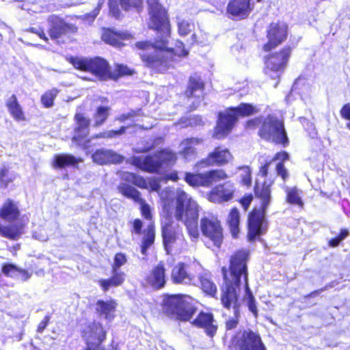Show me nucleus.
Returning a JSON list of instances; mask_svg holds the SVG:
<instances>
[{
    "label": "nucleus",
    "mask_w": 350,
    "mask_h": 350,
    "mask_svg": "<svg viewBox=\"0 0 350 350\" xmlns=\"http://www.w3.org/2000/svg\"><path fill=\"white\" fill-rule=\"evenodd\" d=\"M150 15L151 28L157 31L154 43L138 42L136 47L142 50L140 56L146 65L157 72H163L168 69L178 57L186 56L188 51L180 41H177L175 48L167 47L170 36V25L166 12L159 0H148Z\"/></svg>",
    "instance_id": "f257e3e1"
},
{
    "label": "nucleus",
    "mask_w": 350,
    "mask_h": 350,
    "mask_svg": "<svg viewBox=\"0 0 350 350\" xmlns=\"http://www.w3.org/2000/svg\"><path fill=\"white\" fill-rule=\"evenodd\" d=\"M247 252L240 250L230 258L229 269L223 267L224 283L221 286V301L228 309L232 308L236 316L240 315L241 301L239 293L242 280L244 284L245 294L243 301L249 310L255 317H258V308L256 299L249 286L248 272L247 267Z\"/></svg>",
    "instance_id": "f03ea898"
},
{
    "label": "nucleus",
    "mask_w": 350,
    "mask_h": 350,
    "mask_svg": "<svg viewBox=\"0 0 350 350\" xmlns=\"http://www.w3.org/2000/svg\"><path fill=\"white\" fill-rule=\"evenodd\" d=\"M247 252L240 250L230 258L229 269L223 267L224 283L221 286V301L228 309L232 308L236 316L240 315L241 301L239 293L242 280L244 284L245 294L243 301L249 310L255 317H258V308L256 299L249 286L248 272L247 267Z\"/></svg>",
    "instance_id": "7ed1b4c3"
},
{
    "label": "nucleus",
    "mask_w": 350,
    "mask_h": 350,
    "mask_svg": "<svg viewBox=\"0 0 350 350\" xmlns=\"http://www.w3.org/2000/svg\"><path fill=\"white\" fill-rule=\"evenodd\" d=\"M255 195L260 200L261 207L254 208L248 216V239L255 241L258 237L264 234L267 230L265 215L271 202L270 186L264 183L261 187L256 185L254 188Z\"/></svg>",
    "instance_id": "20e7f679"
},
{
    "label": "nucleus",
    "mask_w": 350,
    "mask_h": 350,
    "mask_svg": "<svg viewBox=\"0 0 350 350\" xmlns=\"http://www.w3.org/2000/svg\"><path fill=\"white\" fill-rule=\"evenodd\" d=\"M174 217L176 220L185 224L191 237L195 239L198 238V205L187 193L180 189L176 191Z\"/></svg>",
    "instance_id": "39448f33"
},
{
    "label": "nucleus",
    "mask_w": 350,
    "mask_h": 350,
    "mask_svg": "<svg viewBox=\"0 0 350 350\" xmlns=\"http://www.w3.org/2000/svg\"><path fill=\"white\" fill-rule=\"evenodd\" d=\"M247 127L254 129L260 125L258 135L267 141L286 146L288 144V139L284 123L273 115H269L262 120L260 118L250 120L247 122Z\"/></svg>",
    "instance_id": "423d86ee"
},
{
    "label": "nucleus",
    "mask_w": 350,
    "mask_h": 350,
    "mask_svg": "<svg viewBox=\"0 0 350 350\" xmlns=\"http://www.w3.org/2000/svg\"><path fill=\"white\" fill-rule=\"evenodd\" d=\"M255 108L250 104L241 103L237 107H230L224 113H219L214 136L217 139L225 137L231 131L239 116H250Z\"/></svg>",
    "instance_id": "0eeeda50"
},
{
    "label": "nucleus",
    "mask_w": 350,
    "mask_h": 350,
    "mask_svg": "<svg viewBox=\"0 0 350 350\" xmlns=\"http://www.w3.org/2000/svg\"><path fill=\"white\" fill-rule=\"evenodd\" d=\"M191 297L184 295H172L163 301L165 312L180 321H189L196 309L191 304Z\"/></svg>",
    "instance_id": "6e6552de"
},
{
    "label": "nucleus",
    "mask_w": 350,
    "mask_h": 350,
    "mask_svg": "<svg viewBox=\"0 0 350 350\" xmlns=\"http://www.w3.org/2000/svg\"><path fill=\"white\" fill-rule=\"evenodd\" d=\"M176 155L171 151L162 150L146 157H134L133 163L137 167L148 172H159L176 160Z\"/></svg>",
    "instance_id": "1a4fd4ad"
},
{
    "label": "nucleus",
    "mask_w": 350,
    "mask_h": 350,
    "mask_svg": "<svg viewBox=\"0 0 350 350\" xmlns=\"http://www.w3.org/2000/svg\"><path fill=\"white\" fill-rule=\"evenodd\" d=\"M70 62L79 70L92 73L100 79L113 78L108 62L100 57L94 58L73 57Z\"/></svg>",
    "instance_id": "9d476101"
},
{
    "label": "nucleus",
    "mask_w": 350,
    "mask_h": 350,
    "mask_svg": "<svg viewBox=\"0 0 350 350\" xmlns=\"http://www.w3.org/2000/svg\"><path fill=\"white\" fill-rule=\"evenodd\" d=\"M291 53L289 47L283 49L280 53L270 55L265 61V74L271 79H279L284 72Z\"/></svg>",
    "instance_id": "9b49d317"
},
{
    "label": "nucleus",
    "mask_w": 350,
    "mask_h": 350,
    "mask_svg": "<svg viewBox=\"0 0 350 350\" xmlns=\"http://www.w3.org/2000/svg\"><path fill=\"white\" fill-rule=\"evenodd\" d=\"M228 178L222 170H211L206 173H186L185 180L191 186L209 187L217 182Z\"/></svg>",
    "instance_id": "f8f14e48"
},
{
    "label": "nucleus",
    "mask_w": 350,
    "mask_h": 350,
    "mask_svg": "<svg viewBox=\"0 0 350 350\" xmlns=\"http://www.w3.org/2000/svg\"><path fill=\"white\" fill-rule=\"evenodd\" d=\"M49 34L52 40H56L57 43L64 42V38L69 34L75 33L77 27L72 24L67 23L59 17L52 15L48 18Z\"/></svg>",
    "instance_id": "ddd939ff"
},
{
    "label": "nucleus",
    "mask_w": 350,
    "mask_h": 350,
    "mask_svg": "<svg viewBox=\"0 0 350 350\" xmlns=\"http://www.w3.org/2000/svg\"><path fill=\"white\" fill-rule=\"evenodd\" d=\"M200 229L205 237L211 240L214 245L219 247L223 241V230L218 219L213 216L204 217L200 220Z\"/></svg>",
    "instance_id": "4468645a"
},
{
    "label": "nucleus",
    "mask_w": 350,
    "mask_h": 350,
    "mask_svg": "<svg viewBox=\"0 0 350 350\" xmlns=\"http://www.w3.org/2000/svg\"><path fill=\"white\" fill-rule=\"evenodd\" d=\"M75 120L76 122V126L74 129V135L72 140L79 146L85 148L89 142L86 138L90 132V121L81 113H76Z\"/></svg>",
    "instance_id": "2eb2a0df"
},
{
    "label": "nucleus",
    "mask_w": 350,
    "mask_h": 350,
    "mask_svg": "<svg viewBox=\"0 0 350 350\" xmlns=\"http://www.w3.org/2000/svg\"><path fill=\"white\" fill-rule=\"evenodd\" d=\"M106 332L99 323H91L84 331L83 336L85 338L86 350H97L98 346L105 339Z\"/></svg>",
    "instance_id": "dca6fc26"
},
{
    "label": "nucleus",
    "mask_w": 350,
    "mask_h": 350,
    "mask_svg": "<svg viewBox=\"0 0 350 350\" xmlns=\"http://www.w3.org/2000/svg\"><path fill=\"white\" fill-rule=\"evenodd\" d=\"M287 37V26L284 23H271L267 31L268 42L264 45V50L270 51L282 43Z\"/></svg>",
    "instance_id": "f3484780"
},
{
    "label": "nucleus",
    "mask_w": 350,
    "mask_h": 350,
    "mask_svg": "<svg viewBox=\"0 0 350 350\" xmlns=\"http://www.w3.org/2000/svg\"><path fill=\"white\" fill-rule=\"evenodd\" d=\"M232 159V155L227 148L217 147L210 152L206 159L201 160L198 166L204 167L211 165L221 166Z\"/></svg>",
    "instance_id": "a211bd4d"
},
{
    "label": "nucleus",
    "mask_w": 350,
    "mask_h": 350,
    "mask_svg": "<svg viewBox=\"0 0 350 350\" xmlns=\"http://www.w3.org/2000/svg\"><path fill=\"white\" fill-rule=\"evenodd\" d=\"M143 0H109V13L116 18H119L122 15L120 6L125 11L134 10L139 12Z\"/></svg>",
    "instance_id": "6ab92c4d"
},
{
    "label": "nucleus",
    "mask_w": 350,
    "mask_h": 350,
    "mask_svg": "<svg viewBox=\"0 0 350 350\" xmlns=\"http://www.w3.org/2000/svg\"><path fill=\"white\" fill-rule=\"evenodd\" d=\"M252 0H230L227 6V13L232 18H247L253 9Z\"/></svg>",
    "instance_id": "aec40b11"
},
{
    "label": "nucleus",
    "mask_w": 350,
    "mask_h": 350,
    "mask_svg": "<svg viewBox=\"0 0 350 350\" xmlns=\"http://www.w3.org/2000/svg\"><path fill=\"white\" fill-rule=\"evenodd\" d=\"M241 350H266L259 334L251 331L245 330L239 340Z\"/></svg>",
    "instance_id": "412c9836"
},
{
    "label": "nucleus",
    "mask_w": 350,
    "mask_h": 350,
    "mask_svg": "<svg viewBox=\"0 0 350 350\" xmlns=\"http://www.w3.org/2000/svg\"><path fill=\"white\" fill-rule=\"evenodd\" d=\"M192 324L204 329L206 335L213 338L217 330V325L211 313L200 312L193 320Z\"/></svg>",
    "instance_id": "4be33fe9"
},
{
    "label": "nucleus",
    "mask_w": 350,
    "mask_h": 350,
    "mask_svg": "<svg viewBox=\"0 0 350 350\" xmlns=\"http://www.w3.org/2000/svg\"><path fill=\"white\" fill-rule=\"evenodd\" d=\"M171 280L175 284L187 285L192 283L194 275L187 271V265L185 263L179 262L172 267Z\"/></svg>",
    "instance_id": "5701e85b"
},
{
    "label": "nucleus",
    "mask_w": 350,
    "mask_h": 350,
    "mask_svg": "<svg viewBox=\"0 0 350 350\" xmlns=\"http://www.w3.org/2000/svg\"><path fill=\"white\" fill-rule=\"evenodd\" d=\"M93 161L99 165L108 163H120L123 161V157L112 150L100 148L92 155Z\"/></svg>",
    "instance_id": "b1692460"
},
{
    "label": "nucleus",
    "mask_w": 350,
    "mask_h": 350,
    "mask_svg": "<svg viewBox=\"0 0 350 350\" xmlns=\"http://www.w3.org/2000/svg\"><path fill=\"white\" fill-rule=\"evenodd\" d=\"M234 191V186L230 182L215 187L210 194V199L215 202L221 203L231 200Z\"/></svg>",
    "instance_id": "393cba45"
},
{
    "label": "nucleus",
    "mask_w": 350,
    "mask_h": 350,
    "mask_svg": "<svg viewBox=\"0 0 350 350\" xmlns=\"http://www.w3.org/2000/svg\"><path fill=\"white\" fill-rule=\"evenodd\" d=\"M20 215L18 203L10 198L5 201L0 208V218L8 222L18 219Z\"/></svg>",
    "instance_id": "a878e982"
},
{
    "label": "nucleus",
    "mask_w": 350,
    "mask_h": 350,
    "mask_svg": "<svg viewBox=\"0 0 350 350\" xmlns=\"http://www.w3.org/2000/svg\"><path fill=\"white\" fill-rule=\"evenodd\" d=\"M165 267L163 263H159L147 277V282L154 288L159 289L165 284Z\"/></svg>",
    "instance_id": "bb28decb"
},
{
    "label": "nucleus",
    "mask_w": 350,
    "mask_h": 350,
    "mask_svg": "<svg viewBox=\"0 0 350 350\" xmlns=\"http://www.w3.org/2000/svg\"><path fill=\"white\" fill-rule=\"evenodd\" d=\"M116 304L113 300H98L96 304V310L100 317H104L108 321L113 319Z\"/></svg>",
    "instance_id": "cd10ccee"
},
{
    "label": "nucleus",
    "mask_w": 350,
    "mask_h": 350,
    "mask_svg": "<svg viewBox=\"0 0 350 350\" xmlns=\"http://www.w3.org/2000/svg\"><path fill=\"white\" fill-rule=\"evenodd\" d=\"M204 89V83L201 79L197 76L191 77L187 90L185 91V95L188 97H198L200 101V95Z\"/></svg>",
    "instance_id": "c85d7f7f"
},
{
    "label": "nucleus",
    "mask_w": 350,
    "mask_h": 350,
    "mask_svg": "<svg viewBox=\"0 0 350 350\" xmlns=\"http://www.w3.org/2000/svg\"><path fill=\"white\" fill-rule=\"evenodd\" d=\"M200 143V139L198 138H187L184 139L180 144L181 154L186 160H191L196 156L195 146Z\"/></svg>",
    "instance_id": "c756f323"
},
{
    "label": "nucleus",
    "mask_w": 350,
    "mask_h": 350,
    "mask_svg": "<svg viewBox=\"0 0 350 350\" xmlns=\"http://www.w3.org/2000/svg\"><path fill=\"white\" fill-rule=\"evenodd\" d=\"M112 276L107 280H100L99 284L104 291H107L111 287L121 285L124 280L125 274L120 271L111 270Z\"/></svg>",
    "instance_id": "7c9ffc66"
},
{
    "label": "nucleus",
    "mask_w": 350,
    "mask_h": 350,
    "mask_svg": "<svg viewBox=\"0 0 350 350\" xmlns=\"http://www.w3.org/2000/svg\"><path fill=\"white\" fill-rule=\"evenodd\" d=\"M82 161L81 159L69 154H60L55 156L53 164L55 167L64 168L69 166L76 167Z\"/></svg>",
    "instance_id": "2f4dec72"
},
{
    "label": "nucleus",
    "mask_w": 350,
    "mask_h": 350,
    "mask_svg": "<svg viewBox=\"0 0 350 350\" xmlns=\"http://www.w3.org/2000/svg\"><path fill=\"white\" fill-rule=\"evenodd\" d=\"M23 226L19 224L3 226L0 224V235L10 240H18L23 234Z\"/></svg>",
    "instance_id": "473e14b6"
},
{
    "label": "nucleus",
    "mask_w": 350,
    "mask_h": 350,
    "mask_svg": "<svg viewBox=\"0 0 350 350\" xmlns=\"http://www.w3.org/2000/svg\"><path fill=\"white\" fill-rule=\"evenodd\" d=\"M6 106L12 116L17 121L25 120L22 107L19 105L16 96L12 94L6 101Z\"/></svg>",
    "instance_id": "72a5a7b5"
},
{
    "label": "nucleus",
    "mask_w": 350,
    "mask_h": 350,
    "mask_svg": "<svg viewBox=\"0 0 350 350\" xmlns=\"http://www.w3.org/2000/svg\"><path fill=\"white\" fill-rule=\"evenodd\" d=\"M201 288L206 294L215 297L217 292V286L211 280L209 273H204L199 275Z\"/></svg>",
    "instance_id": "f704fd0d"
},
{
    "label": "nucleus",
    "mask_w": 350,
    "mask_h": 350,
    "mask_svg": "<svg viewBox=\"0 0 350 350\" xmlns=\"http://www.w3.org/2000/svg\"><path fill=\"white\" fill-rule=\"evenodd\" d=\"M118 191L125 197L133 200L136 202L142 203L143 202L140 193L138 190H137L133 186L122 183H121L118 187Z\"/></svg>",
    "instance_id": "c9c22d12"
},
{
    "label": "nucleus",
    "mask_w": 350,
    "mask_h": 350,
    "mask_svg": "<svg viewBox=\"0 0 350 350\" xmlns=\"http://www.w3.org/2000/svg\"><path fill=\"white\" fill-rule=\"evenodd\" d=\"M288 159V154L286 152H278L275 155V157L272 159H271L272 162L275 161H280L276 164L275 170L277 172L278 175L280 176L283 180H286L288 176V172L283 163L284 161Z\"/></svg>",
    "instance_id": "e433bc0d"
},
{
    "label": "nucleus",
    "mask_w": 350,
    "mask_h": 350,
    "mask_svg": "<svg viewBox=\"0 0 350 350\" xmlns=\"http://www.w3.org/2000/svg\"><path fill=\"white\" fill-rule=\"evenodd\" d=\"M162 237L164 247L167 251L168 247L176 241L175 232L169 222H166L162 226Z\"/></svg>",
    "instance_id": "4c0bfd02"
},
{
    "label": "nucleus",
    "mask_w": 350,
    "mask_h": 350,
    "mask_svg": "<svg viewBox=\"0 0 350 350\" xmlns=\"http://www.w3.org/2000/svg\"><path fill=\"white\" fill-rule=\"evenodd\" d=\"M239 211L237 208H232L229 213L228 223L234 237H236L239 232Z\"/></svg>",
    "instance_id": "58836bf2"
},
{
    "label": "nucleus",
    "mask_w": 350,
    "mask_h": 350,
    "mask_svg": "<svg viewBox=\"0 0 350 350\" xmlns=\"http://www.w3.org/2000/svg\"><path fill=\"white\" fill-rule=\"evenodd\" d=\"M15 178L16 174L10 172L5 165H3L0 169V188L6 189Z\"/></svg>",
    "instance_id": "ea45409f"
},
{
    "label": "nucleus",
    "mask_w": 350,
    "mask_h": 350,
    "mask_svg": "<svg viewBox=\"0 0 350 350\" xmlns=\"http://www.w3.org/2000/svg\"><path fill=\"white\" fill-rule=\"evenodd\" d=\"M284 191L286 193V201L288 203L298 205L299 206H303L304 202L297 187L291 188L286 187Z\"/></svg>",
    "instance_id": "a19ab883"
},
{
    "label": "nucleus",
    "mask_w": 350,
    "mask_h": 350,
    "mask_svg": "<svg viewBox=\"0 0 350 350\" xmlns=\"http://www.w3.org/2000/svg\"><path fill=\"white\" fill-rule=\"evenodd\" d=\"M122 178L140 188L145 189L148 187V183L143 177L133 173L126 172L123 174Z\"/></svg>",
    "instance_id": "79ce46f5"
},
{
    "label": "nucleus",
    "mask_w": 350,
    "mask_h": 350,
    "mask_svg": "<svg viewBox=\"0 0 350 350\" xmlns=\"http://www.w3.org/2000/svg\"><path fill=\"white\" fill-rule=\"evenodd\" d=\"M108 107L100 106L96 109V112L94 116V126H100L102 125L109 116Z\"/></svg>",
    "instance_id": "37998d69"
},
{
    "label": "nucleus",
    "mask_w": 350,
    "mask_h": 350,
    "mask_svg": "<svg viewBox=\"0 0 350 350\" xmlns=\"http://www.w3.org/2000/svg\"><path fill=\"white\" fill-rule=\"evenodd\" d=\"M59 90L56 88H53L46 91L41 97V102L42 105L46 107L49 108L53 105V101L55 97L57 96Z\"/></svg>",
    "instance_id": "c03bdc74"
},
{
    "label": "nucleus",
    "mask_w": 350,
    "mask_h": 350,
    "mask_svg": "<svg viewBox=\"0 0 350 350\" xmlns=\"http://www.w3.org/2000/svg\"><path fill=\"white\" fill-rule=\"evenodd\" d=\"M178 32L180 36H186L194 28V25L183 19L178 18Z\"/></svg>",
    "instance_id": "a18cd8bd"
},
{
    "label": "nucleus",
    "mask_w": 350,
    "mask_h": 350,
    "mask_svg": "<svg viewBox=\"0 0 350 350\" xmlns=\"http://www.w3.org/2000/svg\"><path fill=\"white\" fill-rule=\"evenodd\" d=\"M154 241V231L152 225H149L142 239V244L150 247Z\"/></svg>",
    "instance_id": "49530a36"
},
{
    "label": "nucleus",
    "mask_w": 350,
    "mask_h": 350,
    "mask_svg": "<svg viewBox=\"0 0 350 350\" xmlns=\"http://www.w3.org/2000/svg\"><path fill=\"white\" fill-rule=\"evenodd\" d=\"M126 129V126H121L120 129L117 131L111 130L100 133L98 135H96L95 138H114L124 134Z\"/></svg>",
    "instance_id": "de8ad7c7"
},
{
    "label": "nucleus",
    "mask_w": 350,
    "mask_h": 350,
    "mask_svg": "<svg viewBox=\"0 0 350 350\" xmlns=\"http://www.w3.org/2000/svg\"><path fill=\"white\" fill-rule=\"evenodd\" d=\"M241 173L240 174L241 177V182L246 186H250L252 183L251 174L252 171L248 166H241L238 168Z\"/></svg>",
    "instance_id": "09e8293b"
},
{
    "label": "nucleus",
    "mask_w": 350,
    "mask_h": 350,
    "mask_svg": "<svg viewBox=\"0 0 350 350\" xmlns=\"http://www.w3.org/2000/svg\"><path fill=\"white\" fill-rule=\"evenodd\" d=\"M19 270V268L10 263L3 265L2 267V272L3 274L12 278L18 277V273H20Z\"/></svg>",
    "instance_id": "8fccbe9b"
},
{
    "label": "nucleus",
    "mask_w": 350,
    "mask_h": 350,
    "mask_svg": "<svg viewBox=\"0 0 350 350\" xmlns=\"http://www.w3.org/2000/svg\"><path fill=\"white\" fill-rule=\"evenodd\" d=\"M127 262L126 256L123 253H117L113 259V264L112 265V270L119 271L120 267L123 266Z\"/></svg>",
    "instance_id": "3c124183"
},
{
    "label": "nucleus",
    "mask_w": 350,
    "mask_h": 350,
    "mask_svg": "<svg viewBox=\"0 0 350 350\" xmlns=\"http://www.w3.org/2000/svg\"><path fill=\"white\" fill-rule=\"evenodd\" d=\"M142 115V109H137L136 111L135 110H131L127 113H122L120 116H118L116 120L123 122H125L127 120H134V118L137 116H140Z\"/></svg>",
    "instance_id": "603ef678"
},
{
    "label": "nucleus",
    "mask_w": 350,
    "mask_h": 350,
    "mask_svg": "<svg viewBox=\"0 0 350 350\" xmlns=\"http://www.w3.org/2000/svg\"><path fill=\"white\" fill-rule=\"evenodd\" d=\"M103 40L108 44L113 46H119L120 42L116 39V35L111 31H105L102 36Z\"/></svg>",
    "instance_id": "864d4df0"
},
{
    "label": "nucleus",
    "mask_w": 350,
    "mask_h": 350,
    "mask_svg": "<svg viewBox=\"0 0 350 350\" xmlns=\"http://www.w3.org/2000/svg\"><path fill=\"white\" fill-rule=\"evenodd\" d=\"M116 71L118 72V77L123 75H131L133 74L132 70L123 64H118L116 66Z\"/></svg>",
    "instance_id": "5fc2aeb1"
},
{
    "label": "nucleus",
    "mask_w": 350,
    "mask_h": 350,
    "mask_svg": "<svg viewBox=\"0 0 350 350\" xmlns=\"http://www.w3.org/2000/svg\"><path fill=\"white\" fill-rule=\"evenodd\" d=\"M240 315L236 316L234 314V317L229 319L226 323V327L228 330L235 328L238 324L239 317Z\"/></svg>",
    "instance_id": "6e6d98bb"
},
{
    "label": "nucleus",
    "mask_w": 350,
    "mask_h": 350,
    "mask_svg": "<svg viewBox=\"0 0 350 350\" xmlns=\"http://www.w3.org/2000/svg\"><path fill=\"white\" fill-rule=\"evenodd\" d=\"M341 116L350 120V104L345 105L340 110ZM347 127L350 129V122L347 124Z\"/></svg>",
    "instance_id": "4d7b16f0"
},
{
    "label": "nucleus",
    "mask_w": 350,
    "mask_h": 350,
    "mask_svg": "<svg viewBox=\"0 0 350 350\" xmlns=\"http://www.w3.org/2000/svg\"><path fill=\"white\" fill-rule=\"evenodd\" d=\"M141 211L142 215L146 219H150L152 218L150 206L148 204H142L141 206Z\"/></svg>",
    "instance_id": "13d9d810"
},
{
    "label": "nucleus",
    "mask_w": 350,
    "mask_h": 350,
    "mask_svg": "<svg viewBox=\"0 0 350 350\" xmlns=\"http://www.w3.org/2000/svg\"><path fill=\"white\" fill-rule=\"evenodd\" d=\"M143 224L142 221L139 219H135L133 221V228L135 233L137 234H140L142 232Z\"/></svg>",
    "instance_id": "bf43d9fd"
},
{
    "label": "nucleus",
    "mask_w": 350,
    "mask_h": 350,
    "mask_svg": "<svg viewBox=\"0 0 350 350\" xmlns=\"http://www.w3.org/2000/svg\"><path fill=\"white\" fill-rule=\"evenodd\" d=\"M49 321H50V316L49 315L45 316L44 319L39 323L38 328H37V332L39 333H42L46 327L47 326Z\"/></svg>",
    "instance_id": "052dcab7"
},
{
    "label": "nucleus",
    "mask_w": 350,
    "mask_h": 350,
    "mask_svg": "<svg viewBox=\"0 0 350 350\" xmlns=\"http://www.w3.org/2000/svg\"><path fill=\"white\" fill-rule=\"evenodd\" d=\"M252 200H253V196L252 195L245 196L241 200L240 202H241V205L243 206V207L244 208L245 211H246L248 208Z\"/></svg>",
    "instance_id": "680f3d73"
},
{
    "label": "nucleus",
    "mask_w": 350,
    "mask_h": 350,
    "mask_svg": "<svg viewBox=\"0 0 350 350\" xmlns=\"http://www.w3.org/2000/svg\"><path fill=\"white\" fill-rule=\"evenodd\" d=\"M19 272L20 273H18V277H16V278H19L23 281H26L31 277V274H29V272L25 269H20Z\"/></svg>",
    "instance_id": "e2e57ef3"
},
{
    "label": "nucleus",
    "mask_w": 350,
    "mask_h": 350,
    "mask_svg": "<svg viewBox=\"0 0 350 350\" xmlns=\"http://www.w3.org/2000/svg\"><path fill=\"white\" fill-rule=\"evenodd\" d=\"M271 163H272V161L270 159L269 161H267L264 165L261 166V167L260 169V173L261 174V175L262 176L265 177L267 176L268 168H269V165H271Z\"/></svg>",
    "instance_id": "0e129e2a"
},
{
    "label": "nucleus",
    "mask_w": 350,
    "mask_h": 350,
    "mask_svg": "<svg viewBox=\"0 0 350 350\" xmlns=\"http://www.w3.org/2000/svg\"><path fill=\"white\" fill-rule=\"evenodd\" d=\"M349 234V232L347 229H342L338 235V238L341 241V242L345 239Z\"/></svg>",
    "instance_id": "69168bd1"
},
{
    "label": "nucleus",
    "mask_w": 350,
    "mask_h": 350,
    "mask_svg": "<svg viewBox=\"0 0 350 350\" xmlns=\"http://www.w3.org/2000/svg\"><path fill=\"white\" fill-rule=\"evenodd\" d=\"M340 243L341 241L336 237L329 240V245L332 247H337Z\"/></svg>",
    "instance_id": "338daca9"
},
{
    "label": "nucleus",
    "mask_w": 350,
    "mask_h": 350,
    "mask_svg": "<svg viewBox=\"0 0 350 350\" xmlns=\"http://www.w3.org/2000/svg\"><path fill=\"white\" fill-rule=\"evenodd\" d=\"M41 39L44 40V41L47 42L49 40L48 38L46 37L44 29H42L41 30H39V33L37 34Z\"/></svg>",
    "instance_id": "774afa93"
}]
</instances>
